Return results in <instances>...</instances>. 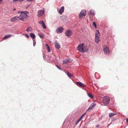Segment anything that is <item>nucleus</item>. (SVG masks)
Instances as JSON below:
<instances>
[{
	"label": "nucleus",
	"mask_w": 128,
	"mask_h": 128,
	"mask_svg": "<svg viewBox=\"0 0 128 128\" xmlns=\"http://www.w3.org/2000/svg\"><path fill=\"white\" fill-rule=\"evenodd\" d=\"M28 12H23L21 13L20 15L18 16V19L20 20L26 21L28 19V16L27 14Z\"/></svg>",
	"instance_id": "f257e3e1"
},
{
	"label": "nucleus",
	"mask_w": 128,
	"mask_h": 128,
	"mask_svg": "<svg viewBox=\"0 0 128 128\" xmlns=\"http://www.w3.org/2000/svg\"><path fill=\"white\" fill-rule=\"evenodd\" d=\"M84 44L83 43L79 44L77 47V50L80 52H84Z\"/></svg>",
	"instance_id": "f03ea898"
},
{
	"label": "nucleus",
	"mask_w": 128,
	"mask_h": 128,
	"mask_svg": "<svg viewBox=\"0 0 128 128\" xmlns=\"http://www.w3.org/2000/svg\"><path fill=\"white\" fill-rule=\"evenodd\" d=\"M110 98L108 96H104L103 98L102 102L105 104H106L109 103L110 101Z\"/></svg>",
	"instance_id": "7ed1b4c3"
},
{
	"label": "nucleus",
	"mask_w": 128,
	"mask_h": 128,
	"mask_svg": "<svg viewBox=\"0 0 128 128\" xmlns=\"http://www.w3.org/2000/svg\"><path fill=\"white\" fill-rule=\"evenodd\" d=\"M86 12L85 10H82L80 12L78 16L79 18H82L83 16H84L86 15Z\"/></svg>",
	"instance_id": "20e7f679"
},
{
	"label": "nucleus",
	"mask_w": 128,
	"mask_h": 128,
	"mask_svg": "<svg viewBox=\"0 0 128 128\" xmlns=\"http://www.w3.org/2000/svg\"><path fill=\"white\" fill-rule=\"evenodd\" d=\"M104 51L105 54L108 55L109 54V51L108 48L106 46L104 47Z\"/></svg>",
	"instance_id": "39448f33"
},
{
	"label": "nucleus",
	"mask_w": 128,
	"mask_h": 128,
	"mask_svg": "<svg viewBox=\"0 0 128 128\" xmlns=\"http://www.w3.org/2000/svg\"><path fill=\"white\" fill-rule=\"evenodd\" d=\"M72 34V31L69 30H67L65 32V35L68 37H69L71 36Z\"/></svg>",
	"instance_id": "423d86ee"
},
{
	"label": "nucleus",
	"mask_w": 128,
	"mask_h": 128,
	"mask_svg": "<svg viewBox=\"0 0 128 128\" xmlns=\"http://www.w3.org/2000/svg\"><path fill=\"white\" fill-rule=\"evenodd\" d=\"M64 29L62 27H59L56 30V32L57 33H61L63 31Z\"/></svg>",
	"instance_id": "0eeeda50"
},
{
	"label": "nucleus",
	"mask_w": 128,
	"mask_h": 128,
	"mask_svg": "<svg viewBox=\"0 0 128 128\" xmlns=\"http://www.w3.org/2000/svg\"><path fill=\"white\" fill-rule=\"evenodd\" d=\"M18 17L16 16L12 18L10 20V21L12 22H14L18 20Z\"/></svg>",
	"instance_id": "6e6552de"
},
{
	"label": "nucleus",
	"mask_w": 128,
	"mask_h": 128,
	"mask_svg": "<svg viewBox=\"0 0 128 128\" xmlns=\"http://www.w3.org/2000/svg\"><path fill=\"white\" fill-rule=\"evenodd\" d=\"M38 17H40L42 16L44 13V11L40 10L38 12Z\"/></svg>",
	"instance_id": "1a4fd4ad"
},
{
	"label": "nucleus",
	"mask_w": 128,
	"mask_h": 128,
	"mask_svg": "<svg viewBox=\"0 0 128 128\" xmlns=\"http://www.w3.org/2000/svg\"><path fill=\"white\" fill-rule=\"evenodd\" d=\"M64 6L62 7L59 10V13L60 14H62L64 12Z\"/></svg>",
	"instance_id": "9d476101"
},
{
	"label": "nucleus",
	"mask_w": 128,
	"mask_h": 128,
	"mask_svg": "<svg viewBox=\"0 0 128 128\" xmlns=\"http://www.w3.org/2000/svg\"><path fill=\"white\" fill-rule=\"evenodd\" d=\"M76 84L78 86L82 87H84L85 86L84 84L80 82H76Z\"/></svg>",
	"instance_id": "9b49d317"
},
{
	"label": "nucleus",
	"mask_w": 128,
	"mask_h": 128,
	"mask_svg": "<svg viewBox=\"0 0 128 128\" xmlns=\"http://www.w3.org/2000/svg\"><path fill=\"white\" fill-rule=\"evenodd\" d=\"M96 105L94 103H92L91 105L89 106L88 109L86 110V111H88L89 110L92 109Z\"/></svg>",
	"instance_id": "f8f14e48"
},
{
	"label": "nucleus",
	"mask_w": 128,
	"mask_h": 128,
	"mask_svg": "<svg viewBox=\"0 0 128 128\" xmlns=\"http://www.w3.org/2000/svg\"><path fill=\"white\" fill-rule=\"evenodd\" d=\"M55 46L56 48L57 49H59L60 48V46L59 44L57 43V41H56V42H55Z\"/></svg>",
	"instance_id": "ddd939ff"
},
{
	"label": "nucleus",
	"mask_w": 128,
	"mask_h": 128,
	"mask_svg": "<svg viewBox=\"0 0 128 128\" xmlns=\"http://www.w3.org/2000/svg\"><path fill=\"white\" fill-rule=\"evenodd\" d=\"M12 36L11 34H8L5 35L4 37L3 38V40H5L8 38H9Z\"/></svg>",
	"instance_id": "4468645a"
},
{
	"label": "nucleus",
	"mask_w": 128,
	"mask_h": 128,
	"mask_svg": "<svg viewBox=\"0 0 128 128\" xmlns=\"http://www.w3.org/2000/svg\"><path fill=\"white\" fill-rule=\"evenodd\" d=\"M100 34L98 30H97L96 32L95 37H100Z\"/></svg>",
	"instance_id": "2eb2a0df"
},
{
	"label": "nucleus",
	"mask_w": 128,
	"mask_h": 128,
	"mask_svg": "<svg viewBox=\"0 0 128 128\" xmlns=\"http://www.w3.org/2000/svg\"><path fill=\"white\" fill-rule=\"evenodd\" d=\"M70 62V61L68 59H66V60H63V64H66Z\"/></svg>",
	"instance_id": "dca6fc26"
},
{
	"label": "nucleus",
	"mask_w": 128,
	"mask_h": 128,
	"mask_svg": "<svg viewBox=\"0 0 128 128\" xmlns=\"http://www.w3.org/2000/svg\"><path fill=\"white\" fill-rule=\"evenodd\" d=\"M45 45L46 47L48 50V52H50V50L48 45L46 44Z\"/></svg>",
	"instance_id": "f3484780"
},
{
	"label": "nucleus",
	"mask_w": 128,
	"mask_h": 128,
	"mask_svg": "<svg viewBox=\"0 0 128 128\" xmlns=\"http://www.w3.org/2000/svg\"><path fill=\"white\" fill-rule=\"evenodd\" d=\"M100 40L99 37H95V41L96 42L98 43L100 42Z\"/></svg>",
	"instance_id": "a211bd4d"
},
{
	"label": "nucleus",
	"mask_w": 128,
	"mask_h": 128,
	"mask_svg": "<svg viewBox=\"0 0 128 128\" xmlns=\"http://www.w3.org/2000/svg\"><path fill=\"white\" fill-rule=\"evenodd\" d=\"M116 115V114H114L112 113H110L109 114V116L110 118H111L112 116Z\"/></svg>",
	"instance_id": "6ab92c4d"
},
{
	"label": "nucleus",
	"mask_w": 128,
	"mask_h": 128,
	"mask_svg": "<svg viewBox=\"0 0 128 128\" xmlns=\"http://www.w3.org/2000/svg\"><path fill=\"white\" fill-rule=\"evenodd\" d=\"M32 30V28L31 27H28L26 29V31L27 32L31 31Z\"/></svg>",
	"instance_id": "aec40b11"
},
{
	"label": "nucleus",
	"mask_w": 128,
	"mask_h": 128,
	"mask_svg": "<svg viewBox=\"0 0 128 128\" xmlns=\"http://www.w3.org/2000/svg\"><path fill=\"white\" fill-rule=\"evenodd\" d=\"M90 13L91 15H92L93 16H94L95 15L94 11L92 10H90Z\"/></svg>",
	"instance_id": "412c9836"
},
{
	"label": "nucleus",
	"mask_w": 128,
	"mask_h": 128,
	"mask_svg": "<svg viewBox=\"0 0 128 128\" xmlns=\"http://www.w3.org/2000/svg\"><path fill=\"white\" fill-rule=\"evenodd\" d=\"M30 37L33 38H35V36L34 34L31 33H30Z\"/></svg>",
	"instance_id": "4be33fe9"
},
{
	"label": "nucleus",
	"mask_w": 128,
	"mask_h": 128,
	"mask_svg": "<svg viewBox=\"0 0 128 128\" xmlns=\"http://www.w3.org/2000/svg\"><path fill=\"white\" fill-rule=\"evenodd\" d=\"M38 35L40 38H43L44 37V35L42 33H39Z\"/></svg>",
	"instance_id": "5701e85b"
},
{
	"label": "nucleus",
	"mask_w": 128,
	"mask_h": 128,
	"mask_svg": "<svg viewBox=\"0 0 128 128\" xmlns=\"http://www.w3.org/2000/svg\"><path fill=\"white\" fill-rule=\"evenodd\" d=\"M88 96L90 98L93 99L94 98V96L91 94L90 93H88Z\"/></svg>",
	"instance_id": "b1692460"
},
{
	"label": "nucleus",
	"mask_w": 128,
	"mask_h": 128,
	"mask_svg": "<svg viewBox=\"0 0 128 128\" xmlns=\"http://www.w3.org/2000/svg\"><path fill=\"white\" fill-rule=\"evenodd\" d=\"M67 74L68 76L70 78H72L73 76L71 74L69 73L68 72L67 73Z\"/></svg>",
	"instance_id": "393cba45"
},
{
	"label": "nucleus",
	"mask_w": 128,
	"mask_h": 128,
	"mask_svg": "<svg viewBox=\"0 0 128 128\" xmlns=\"http://www.w3.org/2000/svg\"><path fill=\"white\" fill-rule=\"evenodd\" d=\"M42 27L44 28V29H45L46 28V26H45V25L44 23H43L42 24Z\"/></svg>",
	"instance_id": "a878e982"
},
{
	"label": "nucleus",
	"mask_w": 128,
	"mask_h": 128,
	"mask_svg": "<svg viewBox=\"0 0 128 128\" xmlns=\"http://www.w3.org/2000/svg\"><path fill=\"white\" fill-rule=\"evenodd\" d=\"M39 23L41 24H42L43 23H44V21L43 20H40L39 22Z\"/></svg>",
	"instance_id": "bb28decb"
},
{
	"label": "nucleus",
	"mask_w": 128,
	"mask_h": 128,
	"mask_svg": "<svg viewBox=\"0 0 128 128\" xmlns=\"http://www.w3.org/2000/svg\"><path fill=\"white\" fill-rule=\"evenodd\" d=\"M33 40V45L34 46L36 44V42L35 40Z\"/></svg>",
	"instance_id": "cd10ccee"
},
{
	"label": "nucleus",
	"mask_w": 128,
	"mask_h": 128,
	"mask_svg": "<svg viewBox=\"0 0 128 128\" xmlns=\"http://www.w3.org/2000/svg\"><path fill=\"white\" fill-rule=\"evenodd\" d=\"M93 25L95 27H96V24L95 22H94L93 23Z\"/></svg>",
	"instance_id": "c85d7f7f"
},
{
	"label": "nucleus",
	"mask_w": 128,
	"mask_h": 128,
	"mask_svg": "<svg viewBox=\"0 0 128 128\" xmlns=\"http://www.w3.org/2000/svg\"><path fill=\"white\" fill-rule=\"evenodd\" d=\"M81 120V118H79V119L78 120V121L76 122V124H77L78 123V122Z\"/></svg>",
	"instance_id": "c756f323"
},
{
	"label": "nucleus",
	"mask_w": 128,
	"mask_h": 128,
	"mask_svg": "<svg viewBox=\"0 0 128 128\" xmlns=\"http://www.w3.org/2000/svg\"><path fill=\"white\" fill-rule=\"evenodd\" d=\"M64 16H61L60 17V18L61 20H63V19L64 18Z\"/></svg>",
	"instance_id": "7c9ffc66"
},
{
	"label": "nucleus",
	"mask_w": 128,
	"mask_h": 128,
	"mask_svg": "<svg viewBox=\"0 0 128 128\" xmlns=\"http://www.w3.org/2000/svg\"><path fill=\"white\" fill-rule=\"evenodd\" d=\"M25 36L27 38H29V36L28 34H26L25 35Z\"/></svg>",
	"instance_id": "2f4dec72"
},
{
	"label": "nucleus",
	"mask_w": 128,
	"mask_h": 128,
	"mask_svg": "<svg viewBox=\"0 0 128 128\" xmlns=\"http://www.w3.org/2000/svg\"><path fill=\"white\" fill-rule=\"evenodd\" d=\"M56 66L58 69H59V70H60V68L58 65H56Z\"/></svg>",
	"instance_id": "473e14b6"
},
{
	"label": "nucleus",
	"mask_w": 128,
	"mask_h": 128,
	"mask_svg": "<svg viewBox=\"0 0 128 128\" xmlns=\"http://www.w3.org/2000/svg\"><path fill=\"white\" fill-rule=\"evenodd\" d=\"M84 114H83L80 117V118H81V120L82 119V118L83 116L84 115Z\"/></svg>",
	"instance_id": "72a5a7b5"
},
{
	"label": "nucleus",
	"mask_w": 128,
	"mask_h": 128,
	"mask_svg": "<svg viewBox=\"0 0 128 128\" xmlns=\"http://www.w3.org/2000/svg\"><path fill=\"white\" fill-rule=\"evenodd\" d=\"M24 0H18L20 2H22Z\"/></svg>",
	"instance_id": "f704fd0d"
},
{
	"label": "nucleus",
	"mask_w": 128,
	"mask_h": 128,
	"mask_svg": "<svg viewBox=\"0 0 128 128\" xmlns=\"http://www.w3.org/2000/svg\"><path fill=\"white\" fill-rule=\"evenodd\" d=\"M126 121L127 122H128V118H127L126 119Z\"/></svg>",
	"instance_id": "c9c22d12"
},
{
	"label": "nucleus",
	"mask_w": 128,
	"mask_h": 128,
	"mask_svg": "<svg viewBox=\"0 0 128 128\" xmlns=\"http://www.w3.org/2000/svg\"><path fill=\"white\" fill-rule=\"evenodd\" d=\"M18 0H13V1L15 2L16 1H18Z\"/></svg>",
	"instance_id": "e433bc0d"
},
{
	"label": "nucleus",
	"mask_w": 128,
	"mask_h": 128,
	"mask_svg": "<svg viewBox=\"0 0 128 128\" xmlns=\"http://www.w3.org/2000/svg\"><path fill=\"white\" fill-rule=\"evenodd\" d=\"M85 51H86V52H87V51H88V50H85Z\"/></svg>",
	"instance_id": "4c0bfd02"
},
{
	"label": "nucleus",
	"mask_w": 128,
	"mask_h": 128,
	"mask_svg": "<svg viewBox=\"0 0 128 128\" xmlns=\"http://www.w3.org/2000/svg\"><path fill=\"white\" fill-rule=\"evenodd\" d=\"M27 0V1H31V0Z\"/></svg>",
	"instance_id": "58836bf2"
},
{
	"label": "nucleus",
	"mask_w": 128,
	"mask_h": 128,
	"mask_svg": "<svg viewBox=\"0 0 128 128\" xmlns=\"http://www.w3.org/2000/svg\"><path fill=\"white\" fill-rule=\"evenodd\" d=\"M14 10H16V9L15 8H14Z\"/></svg>",
	"instance_id": "ea45409f"
},
{
	"label": "nucleus",
	"mask_w": 128,
	"mask_h": 128,
	"mask_svg": "<svg viewBox=\"0 0 128 128\" xmlns=\"http://www.w3.org/2000/svg\"><path fill=\"white\" fill-rule=\"evenodd\" d=\"M96 127H98V126H96Z\"/></svg>",
	"instance_id": "a19ab883"
},
{
	"label": "nucleus",
	"mask_w": 128,
	"mask_h": 128,
	"mask_svg": "<svg viewBox=\"0 0 128 128\" xmlns=\"http://www.w3.org/2000/svg\"><path fill=\"white\" fill-rule=\"evenodd\" d=\"M96 127H98V126H96Z\"/></svg>",
	"instance_id": "79ce46f5"
},
{
	"label": "nucleus",
	"mask_w": 128,
	"mask_h": 128,
	"mask_svg": "<svg viewBox=\"0 0 128 128\" xmlns=\"http://www.w3.org/2000/svg\"><path fill=\"white\" fill-rule=\"evenodd\" d=\"M2 0H0V1H1Z\"/></svg>",
	"instance_id": "37998d69"
}]
</instances>
